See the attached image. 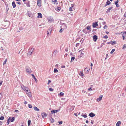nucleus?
Returning a JSON list of instances; mask_svg holds the SVG:
<instances>
[{
  "label": "nucleus",
  "mask_w": 126,
  "mask_h": 126,
  "mask_svg": "<svg viewBox=\"0 0 126 126\" xmlns=\"http://www.w3.org/2000/svg\"><path fill=\"white\" fill-rule=\"evenodd\" d=\"M21 87L22 90L24 91L27 92L29 91V89L28 87L24 86L23 85H21Z\"/></svg>",
  "instance_id": "1"
},
{
  "label": "nucleus",
  "mask_w": 126,
  "mask_h": 126,
  "mask_svg": "<svg viewBox=\"0 0 126 126\" xmlns=\"http://www.w3.org/2000/svg\"><path fill=\"white\" fill-rule=\"evenodd\" d=\"M25 68L26 72L28 74H30L31 73L32 71L30 67H26Z\"/></svg>",
  "instance_id": "2"
},
{
  "label": "nucleus",
  "mask_w": 126,
  "mask_h": 126,
  "mask_svg": "<svg viewBox=\"0 0 126 126\" xmlns=\"http://www.w3.org/2000/svg\"><path fill=\"white\" fill-rule=\"evenodd\" d=\"M121 33L122 35L123 39L124 40L125 39V37L126 35V32H121Z\"/></svg>",
  "instance_id": "3"
},
{
  "label": "nucleus",
  "mask_w": 126,
  "mask_h": 126,
  "mask_svg": "<svg viewBox=\"0 0 126 126\" xmlns=\"http://www.w3.org/2000/svg\"><path fill=\"white\" fill-rule=\"evenodd\" d=\"M98 26L97 22H93L92 23V26L93 28H95Z\"/></svg>",
  "instance_id": "4"
},
{
  "label": "nucleus",
  "mask_w": 126,
  "mask_h": 126,
  "mask_svg": "<svg viewBox=\"0 0 126 126\" xmlns=\"http://www.w3.org/2000/svg\"><path fill=\"white\" fill-rule=\"evenodd\" d=\"M48 21L49 22H52L54 21L53 18L52 17H49L47 18Z\"/></svg>",
  "instance_id": "5"
},
{
  "label": "nucleus",
  "mask_w": 126,
  "mask_h": 126,
  "mask_svg": "<svg viewBox=\"0 0 126 126\" xmlns=\"http://www.w3.org/2000/svg\"><path fill=\"white\" fill-rule=\"evenodd\" d=\"M103 97V95H101L97 99V101L98 102L101 101L102 100Z\"/></svg>",
  "instance_id": "6"
},
{
  "label": "nucleus",
  "mask_w": 126,
  "mask_h": 126,
  "mask_svg": "<svg viewBox=\"0 0 126 126\" xmlns=\"http://www.w3.org/2000/svg\"><path fill=\"white\" fill-rule=\"evenodd\" d=\"M33 51V49L32 48L30 50V51L28 53V55H31L32 53V52Z\"/></svg>",
  "instance_id": "7"
},
{
  "label": "nucleus",
  "mask_w": 126,
  "mask_h": 126,
  "mask_svg": "<svg viewBox=\"0 0 126 126\" xmlns=\"http://www.w3.org/2000/svg\"><path fill=\"white\" fill-rule=\"evenodd\" d=\"M91 29L90 26H87L86 28H85L83 30L82 32H85L86 30H89Z\"/></svg>",
  "instance_id": "8"
},
{
  "label": "nucleus",
  "mask_w": 126,
  "mask_h": 126,
  "mask_svg": "<svg viewBox=\"0 0 126 126\" xmlns=\"http://www.w3.org/2000/svg\"><path fill=\"white\" fill-rule=\"evenodd\" d=\"M42 116L43 118H44L46 117H47V114L45 112H43L42 113Z\"/></svg>",
  "instance_id": "9"
},
{
  "label": "nucleus",
  "mask_w": 126,
  "mask_h": 126,
  "mask_svg": "<svg viewBox=\"0 0 126 126\" xmlns=\"http://www.w3.org/2000/svg\"><path fill=\"white\" fill-rule=\"evenodd\" d=\"M26 94L29 97H31L32 96L31 94L30 91L29 90L28 92H27Z\"/></svg>",
  "instance_id": "10"
},
{
  "label": "nucleus",
  "mask_w": 126,
  "mask_h": 126,
  "mask_svg": "<svg viewBox=\"0 0 126 126\" xmlns=\"http://www.w3.org/2000/svg\"><path fill=\"white\" fill-rule=\"evenodd\" d=\"M93 39L94 41L96 42L97 39V37L96 35H95L93 36Z\"/></svg>",
  "instance_id": "11"
},
{
  "label": "nucleus",
  "mask_w": 126,
  "mask_h": 126,
  "mask_svg": "<svg viewBox=\"0 0 126 126\" xmlns=\"http://www.w3.org/2000/svg\"><path fill=\"white\" fill-rule=\"evenodd\" d=\"M60 110H52L51 111V113L52 114H53V113H56L58 111H59Z\"/></svg>",
  "instance_id": "12"
},
{
  "label": "nucleus",
  "mask_w": 126,
  "mask_h": 126,
  "mask_svg": "<svg viewBox=\"0 0 126 126\" xmlns=\"http://www.w3.org/2000/svg\"><path fill=\"white\" fill-rule=\"evenodd\" d=\"M95 115V114L92 112L90 113L89 114V116L92 117H93Z\"/></svg>",
  "instance_id": "13"
},
{
  "label": "nucleus",
  "mask_w": 126,
  "mask_h": 126,
  "mask_svg": "<svg viewBox=\"0 0 126 126\" xmlns=\"http://www.w3.org/2000/svg\"><path fill=\"white\" fill-rule=\"evenodd\" d=\"M110 4V2L109 0H108L107 1L106 3L105 4V7L108 5H109Z\"/></svg>",
  "instance_id": "14"
},
{
  "label": "nucleus",
  "mask_w": 126,
  "mask_h": 126,
  "mask_svg": "<svg viewBox=\"0 0 126 126\" xmlns=\"http://www.w3.org/2000/svg\"><path fill=\"white\" fill-rule=\"evenodd\" d=\"M12 5L13 7V8H14L16 6V5L14 1H13L12 2Z\"/></svg>",
  "instance_id": "15"
},
{
  "label": "nucleus",
  "mask_w": 126,
  "mask_h": 126,
  "mask_svg": "<svg viewBox=\"0 0 126 126\" xmlns=\"http://www.w3.org/2000/svg\"><path fill=\"white\" fill-rule=\"evenodd\" d=\"M112 8L113 7H111L109 8L106 11V13H107L108 12H109L110 10L112 9Z\"/></svg>",
  "instance_id": "16"
},
{
  "label": "nucleus",
  "mask_w": 126,
  "mask_h": 126,
  "mask_svg": "<svg viewBox=\"0 0 126 126\" xmlns=\"http://www.w3.org/2000/svg\"><path fill=\"white\" fill-rule=\"evenodd\" d=\"M33 109L35 111H39V110L36 107H33Z\"/></svg>",
  "instance_id": "17"
},
{
  "label": "nucleus",
  "mask_w": 126,
  "mask_h": 126,
  "mask_svg": "<svg viewBox=\"0 0 126 126\" xmlns=\"http://www.w3.org/2000/svg\"><path fill=\"white\" fill-rule=\"evenodd\" d=\"M79 75L82 78H83V77L84 76V75L82 72H80V73H79Z\"/></svg>",
  "instance_id": "18"
},
{
  "label": "nucleus",
  "mask_w": 126,
  "mask_h": 126,
  "mask_svg": "<svg viewBox=\"0 0 126 126\" xmlns=\"http://www.w3.org/2000/svg\"><path fill=\"white\" fill-rule=\"evenodd\" d=\"M30 2L29 1H28L27 2V3H26V5L27 7H30Z\"/></svg>",
  "instance_id": "19"
},
{
  "label": "nucleus",
  "mask_w": 126,
  "mask_h": 126,
  "mask_svg": "<svg viewBox=\"0 0 126 126\" xmlns=\"http://www.w3.org/2000/svg\"><path fill=\"white\" fill-rule=\"evenodd\" d=\"M90 69L87 68H85L84 70L87 73H88Z\"/></svg>",
  "instance_id": "20"
},
{
  "label": "nucleus",
  "mask_w": 126,
  "mask_h": 126,
  "mask_svg": "<svg viewBox=\"0 0 126 126\" xmlns=\"http://www.w3.org/2000/svg\"><path fill=\"white\" fill-rule=\"evenodd\" d=\"M121 124V122L120 121H119L116 123V126H119Z\"/></svg>",
  "instance_id": "21"
},
{
  "label": "nucleus",
  "mask_w": 126,
  "mask_h": 126,
  "mask_svg": "<svg viewBox=\"0 0 126 126\" xmlns=\"http://www.w3.org/2000/svg\"><path fill=\"white\" fill-rule=\"evenodd\" d=\"M52 1L53 2L54 4H57V0H52Z\"/></svg>",
  "instance_id": "22"
},
{
  "label": "nucleus",
  "mask_w": 126,
  "mask_h": 126,
  "mask_svg": "<svg viewBox=\"0 0 126 126\" xmlns=\"http://www.w3.org/2000/svg\"><path fill=\"white\" fill-rule=\"evenodd\" d=\"M38 16L39 17H40V18L42 17V14H41V13H38Z\"/></svg>",
  "instance_id": "23"
},
{
  "label": "nucleus",
  "mask_w": 126,
  "mask_h": 126,
  "mask_svg": "<svg viewBox=\"0 0 126 126\" xmlns=\"http://www.w3.org/2000/svg\"><path fill=\"white\" fill-rule=\"evenodd\" d=\"M111 44L112 45H113L114 44H116L115 41H111Z\"/></svg>",
  "instance_id": "24"
},
{
  "label": "nucleus",
  "mask_w": 126,
  "mask_h": 126,
  "mask_svg": "<svg viewBox=\"0 0 126 126\" xmlns=\"http://www.w3.org/2000/svg\"><path fill=\"white\" fill-rule=\"evenodd\" d=\"M53 27L51 26L49 28L48 30L49 31H50V32L52 31H53Z\"/></svg>",
  "instance_id": "25"
},
{
  "label": "nucleus",
  "mask_w": 126,
  "mask_h": 126,
  "mask_svg": "<svg viewBox=\"0 0 126 126\" xmlns=\"http://www.w3.org/2000/svg\"><path fill=\"white\" fill-rule=\"evenodd\" d=\"M81 116L84 118H86L87 117L86 114V113L84 115L83 114H81Z\"/></svg>",
  "instance_id": "26"
},
{
  "label": "nucleus",
  "mask_w": 126,
  "mask_h": 126,
  "mask_svg": "<svg viewBox=\"0 0 126 126\" xmlns=\"http://www.w3.org/2000/svg\"><path fill=\"white\" fill-rule=\"evenodd\" d=\"M37 4L39 7L41 6V2H37Z\"/></svg>",
  "instance_id": "27"
},
{
  "label": "nucleus",
  "mask_w": 126,
  "mask_h": 126,
  "mask_svg": "<svg viewBox=\"0 0 126 126\" xmlns=\"http://www.w3.org/2000/svg\"><path fill=\"white\" fill-rule=\"evenodd\" d=\"M61 9V8L60 7H57V9L56 10L58 12H59L60 11Z\"/></svg>",
  "instance_id": "28"
},
{
  "label": "nucleus",
  "mask_w": 126,
  "mask_h": 126,
  "mask_svg": "<svg viewBox=\"0 0 126 126\" xmlns=\"http://www.w3.org/2000/svg\"><path fill=\"white\" fill-rule=\"evenodd\" d=\"M11 117H9L8 118V119L7 120V125H8L9 123V120L11 119Z\"/></svg>",
  "instance_id": "29"
},
{
  "label": "nucleus",
  "mask_w": 126,
  "mask_h": 126,
  "mask_svg": "<svg viewBox=\"0 0 126 126\" xmlns=\"http://www.w3.org/2000/svg\"><path fill=\"white\" fill-rule=\"evenodd\" d=\"M32 77H33V78L35 79V80L36 81H36H37V79L34 76V75H33V74H32Z\"/></svg>",
  "instance_id": "30"
},
{
  "label": "nucleus",
  "mask_w": 126,
  "mask_h": 126,
  "mask_svg": "<svg viewBox=\"0 0 126 126\" xmlns=\"http://www.w3.org/2000/svg\"><path fill=\"white\" fill-rule=\"evenodd\" d=\"M83 49H82L81 50H79V52H80L81 53V54H82L83 55H84V54L82 53V52L83 51Z\"/></svg>",
  "instance_id": "31"
},
{
  "label": "nucleus",
  "mask_w": 126,
  "mask_h": 126,
  "mask_svg": "<svg viewBox=\"0 0 126 126\" xmlns=\"http://www.w3.org/2000/svg\"><path fill=\"white\" fill-rule=\"evenodd\" d=\"M31 120H29L28 121V125L29 126L31 124Z\"/></svg>",
  "instance_id": "32"
},
{
  "label": "nucleus",
  "mask_w": 126,
  "mask_h": 126,
  "mask_svg": "<svg viewBox=\"0 0 126 126\" xmlns=\"http://www.w3.org/2000/svg\"><path fill=\"white\" fill-rule=\"evenodd\" d=\"M7 61V59H6L5 61L3 63V65H4L5 64H6V62Z\"/></svg>",
  "instance_id": "33"
},
{
  "label": "nucleus",
  "mask_w": 126,
  "mask_h": 126,
  "mask_svg": "<svg viewBox=\"0 0 126 126\" xmlns=\"http://www.w3.org/2000/svg\"><path fill=\"white\" fill-rule=\"evenodd\" d=\"M54 73H57L58 72V70L56 69L55 68L54 70Z\"/></svg>",
  "instance_id": "34"
},
{
  "label": "nucleus",
  "mask_w": 126,
  "mask_h": 126,
  "mask_svg": "<svg viewBox=\"0 0 126 126\" xmlns=\"http://www.w3.org/2000/svg\"><path fill=\"white\" fill-rule=\"evenodd\" d=\"M15 119V118L14 117H12V118L10 120H11V122H13L14 121Z\"/></svg>",
  "instance_id": "35"
},
{
  "label": "nucleus",
  "mask_w": 126,
  "mask_h": 126,
  "mask_svg": "<svg viewBox=\"0 0 126 126\" xmlns=\"http://www.w3.org/2000/svg\"><path fill=\"white\" fill-rule=\"evenodd\" d=\"M75 57H72V58H71V61L72 62L73 61L74 59H75Z\"/></svg>",
  "instance_id": "36"
},
{
  "label": "nucleus",
  "mask_w": 126,
  "mask_h": 126,
  "mask_svg": "<svg viewBox=\"0 0 126 126\" xmlns=\"http://www.w3.org/2000/svg\"><path fill=\"white\" fill-rule=\"evenodd\" d=\"M126 48V44H124L123 47V49H124L125 48Z\"/></svg>",
  "instance_id": "37"
},
{
  "label": "nucleus",
  "mask_w": 126,
  "mask_h": 126,
  "mask_svg": "<svg viewBox=\"0 0 126 126\" xmlns=\"http://www.w3.org/2000/svg\"><path fill=\"white\" fill-rule=\"evenodd\" d=\"M4 119V117L1 116L0 118V119L1 120H3Z\"/></svg>",
  "instance_id": "38"
},
{
  "label": "nucleus",
  "mask_w": 126,
  "mask_h": 126,
  "mask_svg": "<svg viewBox=\"0 0 126 126\" xmlns=\"http://www.w3.org/2000/svg\"><path fill=\"white\" fill-rule=\"evenodd\" d=\"M119 2V0H118L115 1L114 2L115 4L116 5V4H118V3Z\"/></svg>",
  "instance_id": "39"
},
{
  "label": "nucleus",
  "mask_w": 126,
  "mask_h": 126,
  "mask_svg": "<svg viewBox=\"0 0 126 126\" xmlns=\"http://www.w3.org/2000/svg\"><path fill=\"white\" fill-rule=\"evenodd\" d=\"M115 51V49H112V51H111V52H110V53L111 54H112L113 52H114V51Z\"/></svg>",
  "instance_id": "40"
},
{
  "label": "nucleus",
  "mask_w": 126,
  "mask_h": 126,
  "mask_svg": "<svg viewBox=\"0 0 126 126\" xmlns=\"http://www.w3.org/2000/svg\"><path fill=\"white\" fill-rule=\"evenodd\" d=\"M51 121L52 123H53L54 122V120L53 118H51Z\"/></svg>",
  "instance_id": "41"
},
{
  "label": "nucleus",
  "mask_w": 126,
  "mask_h": 126,
  "mask_svg": "<svg viewBox=\"0 0 126 126\" xmlns=\"http://www.w3.org/2000/svg\"><path fill=\"white\" fill-rule=\"evenodd\" d=\"M51 34V32H48L47 33V35L48 36H49Z\"/></svg>",
  "instance_id": "42"
},
{
  "label": "nucleus",
  "mask_w": 126,
  "mask_h": 126,
  "mask_svg": "<svg viewBox=\"0 0 126 126\" xmlns=\"http://www.w3.org/2000/svg\"><path fill=\"white\" fill-rule=\"evenodd\" d=\"M49 90L50 91H53V89L51 88H50L49 89Z\"/></svg>",
  "instance_id": "43"
},
{
  "label": "nucleus",
  "mask_w": 126,
  "mask_h": 126,
  "mask_svg": "<svg viewBox=\"0 0 126 126\" xmlns=\"http://www.w3.org/2000/svg\"><path fill=\"white\" fill-rule=\"evenodd\" d=\"M28 107L30 108H32V106L31 105L29 104L28 105Z\"/></svg>",
  "instance_id": "44"
},
{
  "label": "nucleus",
  "mask_w": 126,
  "mask_h": 126,
  "mask_svg": "<svg viewBox=\"0 0 126 126\" xmlns=\"http://www.w3.org/2000/svg\"><path fill=\"white\" fill-rule=\"evenodd\" d=\"M59 94L60 95L62 96L64 94L62 92H61Z\"/></svg>",
  "instance_id": "45"
},
{
  "label": "nucleus",
  "mask_w": 126,
  "mask_h": 126,
  "mask_svg": "<svg viewBox=\"0 0 126 126\" xmlns=\"http://www.w3.org/2000/svg\"><path fill=\"white\" fill-rule=\"evenodd\" d=\"M103 38H104L106 39L108 38V36L107 35H106L104 36Z\"/></svg>",
  "instance_id": "46"
},
{
  "label": "nucleus",
  "mask_w": 126,
  "mask_h": 126,
  "mask_svg": "<svg viewBox=\"0 0 126 126\" xmlns=\"http://www.w3.org/2000/svg\"><path fill=\"white\" fill-rule=\"evenodd\" d=\"M2 94V93H1L0 94V101H1V96Z\"/></svg>",
  "instance_id": "47"
},
{
  "label": "nucleus",
  "mask_w": 126,
  "mask_h": 126,
  "mask_svg": "<svg viewBox=\"0 0 126 126\" xmlns=\"http://www.w3.org/2000/svg\"><path fill=\"white\" fill-rule=\"evenodd\" d=\"M72 8L71 7H70L69 8V11H72Z\"/></svg>",
  "instance_id": "48"
},
{
  "label": "nucleus",
  "mask_w": 126,
  "mask_h": 126,
  "mask_svg": "<svg viewBox=\"0 0 126 126\" xmlns=\"http://www.w3.org/2000/svg\"><path fill=\"white\" fill-rule=\"evenodd\" d=\"M48 82L47 83V84L48 85H49V83L51 82V81L49 80H48Z\"/></svg>",
  "instance_id": "49"
},
{
  "label": "nucleus",
  "mask_w": 126,
  "mask_h": 126,
  "mask_svg": "<svg viewBox=\"0 0 126 126\" xmlns=\"http://www.w3.org/2000/svg\"><path fill=\"white\" fill-rule=\"evenodd\" d=\"M107 28V26L106 25H105L103 27V28L104 29H106Z\"/></svg>",
  "instance_id": "50"
},
{
  "label": "nucleus",
  "mask_w": 126,
  "mask_h": 126,
  "mask_svg": "<svg viewBox=\"0 0 126 126\" xmlns=\"http://www.w3.org/2000/svg\"><path fill=\"white\" fill-rule=\"evenodd\" d=\"M58 122L59 123V124H61L63 123V122L62 121H60V122Z\"/></svg>",
  "instance_id": "51"
},
{
  "label": "nucleus",
  "mask_w": 126,
  "mask_h": 126,
  "mask_svg": "<svg viewBox=\"0 0 126 126\" xmlns=\"http://www.w3.org/2000/svg\"><path fill=\"white\" fill-rule=\"evenodd\" d=\"M15 111L16 112H17V113H18L19 112V111L17 110H16Z\"/></svg>",
  "instance_id": "52"
},
{
  "label": "nucleus",
  "mask_w": 126,
  "mask_h": 126,
  "mask_svg": "<svg viewBox=\"0 0 126 126\" xmlns=\"http://www.w3.org/2000/svg\"><path fill=\"white\" fill-rule=\"evenodd\" d=\"M94 121H93V120H91V124H93V123H94Z\"/></svg>",
  "instance_id": "53"
},
{
  "label": "nucleus",
  "mask_w": 126,
  "mask_h": 126,
  "mask_svg": "<svg viewBox=\"0 0 126 126\" xmlns=\"http://www.w3.org/2000/svg\"><path fill=\"white\" fill-rule=\"evenodd\" d=\"M2 81H0V85H2Z\"/></svg>",
  "instance_id": "54"
},
{
  "label": "nucleus",
  "mask_w": 126,
  "mask_h": 126,
  "mask_svg": "<svg viewBox=\"0 0 126 126\" xmlns=\"http://www.w3.org/2000/svg\"><path fill=\"white\" fill-rule=\"evenodd\" d=\"M2 122L1 121H0V126L2 125Z\"/></svg>",
  "instance_id": "55"
},
{
  "label": "nucleus",
  "mask_w": 126,
  "mask_h": 126,
  "mask_svg": "<svg viewBox=\"0 0 126 126\" xmlns=\"http://www.w3.org/2000/svg\"><path fill=\"white\" fill-rule=\"evenodd\" d=\"M88 90L89 91L92 90V89L91 88H89Z\"/></svg>",
  "instance_id": "56"
},
{
  "label": "nucleus",
  "mask_w": 126,
  "mask_h": 126,
  "mask_svg": "<svg viewBox=\"0 0 126 126\" xmlns=\"http://www.w3.org/2000/svg\"><path fill=\"white\" fill-rule=\"evenodd\" d=\"M16 3L19 5H20L21 4V3L19 2H17Z\"/></svg>",
  "instance_id": "57"
},
{
  "label": "nucleus",
  "mask_w": 126,
  "mask_h": 126,
  "mask_svg": "<svg viewBox=\"0 0 126 126\" xmlns=\"http://www.w3.org/2000/svg\"><path fill=\"white\" fill-rule=\"evenodd\" d=\"M116 6L117 7H119V4H116Z\"/></svg>",
  "instance_id": "58"
},
{
  "label": "nucleus",
  "mask_w": 126,
  "mask_h": 126,
  "mask_svg": "<svg viewBox=\"0 0 126 126\" xmlns=\"http://www.w3.org/2000/svg\"><path fill=\"white\" fill-rule=\"evenodd\" d=\"M124 16L125 17H126V12L125 13Z\"/></svg>",
  "instance_id": "59"
},
{
  "label": "nucleus",
  "mask_w": 126,
  "mask_h": 126,
  "mask_svg": "<svg viewBox=\"0 0 126 126\" xmlns=\"http://www.w3.org/2000/svg\"><path fill=\"white\" fill-rule=\"evenodd\" d=\"M102 24L103 25H104L106 23V22H103L102 23Z\"/></svg>",
  "instance_id": "60"
},
{
  "label": "nucleus",
  "mask_w": 126,
  "mask_h": 126,
  "mask_svg": "<svg viewBox=\"0 0 126 126\" xmlns=\"http://www.w3.org/2000/svg\"><path fill=\"white\" fill-rule=\"evenodd\" d=\"M96 29H94L93 30L92 32H95L96 31Z\"/></svg>",
  "instance_id": "61"
},
{
  "label": "nucleus",
  "mask_w": 126,
  "mask_h": 126,
  "mask_svg": "<svg viewBox=\"0 0 126 126\" xmlns=\"http://www.w3.org/2000/svg\"><path fill=\"white\" fill-rule=\"evenodd\" d=\"M73 6H74L73 4H71V7L72 8H73Z\"/></svg>",
  "instance_id": "62"
},
{
  "label": "nucleus",
  "mask_w": 126,
  "mask_h": 126,
  "mask_svg": "<svg viewBox=\"0 0 126 126\" xmlns=\"http://www.w3.org/2000/svg\"><path fill=\"white\" fill-rule=\"evenodd\" d=\"M28 15L30 17H31V14H28Z\"/></svg>",
  "instance_id": "63"
},
{
  "label": "nucleus",
  "mask_w": 126,
  "mask_h": 126,
  "mask_svg": "<svg viewBox=\"0 0 126 126\" xmlns=\"http://www.w3.org/2000/svg\"><path fill=\"white\" fill-rule=\"evenodd\" d=\"M65 67V66H61V67L62 68H64Z\"/></svg>",
  "instance_id": "64"
}]
</instances>
